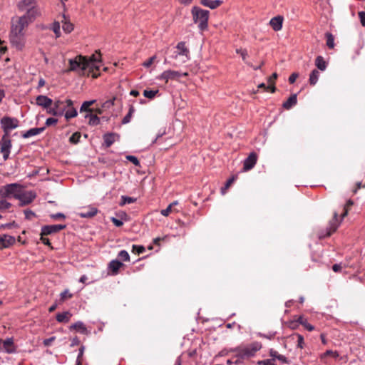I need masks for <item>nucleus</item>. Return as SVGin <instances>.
Masks as SVG:
<instances>
[{
	"label": "nucleus",
	"instance_id": "f257e3e1",
	"mask_svg": "<svg viewBox=\"0 0 365 365\" xmlns=\"http://www.w3.org/2000/svg\"><path fill=\"white\" fill-rule=\"evenodd\" d=\"M68 68L64 73L74 72L80 76H92L93 78L99 76L101 68L100 54H93L88 58L82 55H78L68 59Z\"/></svg>",
	"mask_w": 365,
	"mask_h": 365
},
{
	"label": "nucleus",
	"instance_id": "f03ea898",
	"mask_svg": "<svg viewBox=\"0 0 365 365\" xmlns=\"http://www.w3.org/2000/svg\"><path fill=\"white\" fill-rule=\"evenodd\" d=\"M192 14L193 21L195 24H198V28L200 31H204L207 28L209 19V11L204 10L197 6L192 9Z\"/></svg>",
	"mask_w": 365,
	"mask_h": 365
},
{
	"label": "nucleus",
	"instance_id": "7ed1b4c3",
	"mask_svg": "<svg viewBox=\"0 0 365 365\" xmlns=\"http://www.w3.org/2000/svg\"><path fill=\"white\" fill-rule=\"evenodd\" d=\"M22 188V186L19 183L8 184L0 188V197L6 198L13 196L16 199V196L19 195Z\"/></svg>",
	"mask_w": 365,
	"mask_h": 365
},
{
	"label": "nucleus",
	"instance_id": "20e7f679",
	"mask_svg": "<svg viewBox=\"0 0 365 365\" xmlns=\"http://www.w3.org/2000/svg\"><path fill=\"white\" fill-rule=\"evenodd\" d=\"M19 120L16 118L4 116L0 120L1 127L3 129L4 135H9L11 130L16 128L19 126Z\"/></svg>",
	"mask_w": 365,
	"mask_h": 365
},
{
	"label": "nucleus",
	"instance_id": "39448f33",
	"mask_svg": "<svg viewBox=\"0 0 365 365\" xmlns=\"http://www.w3.org/2000/svg\"><path fill=\"white\" fill-rule=\"evenodd\" d=\"M262 348V344L259 342L255 341L250 345L240 348L239 349V354L240 355L245 358V357H250L253 356L255 353L259 351Z\"/></svg>",
	"mask_w": 365,
	"mask_h": 365
},
{
	"label": "nucleus",
	"instance_id": "423d86ee",
	"mask_svg": "<svg viewBox=\"0 0 365 365\" xmlns=\"http://www.w3.org/2000/svg\"><path fill=\"white\" fill-rule=\"evenodd\" d=\"M189 53V50L185 46V43L184 42H180L176 46V51L174 52L173 57L175 58L180 57L181 62L185 63L190 59Z\"/></svg>",
	"mask_w": 365,
	"mask_h": 365
},
{
	"label": "nucleus",
	"instance_id": "0eeeda50",
	"mask_svg": "<svg viewBox=\"0 0 365 365\" xmlns=\"http://www.w3.org/2000/svg\"><path fill=\"white\" fill-rule=\"evenodd\" d=\"M9 40L12 46L18 50H22L25 46V34L10 32Z\"/></svg>",
	"mask_w": 365,
	"mask_h": 365
},
{
	"label": "nucleus",
	"instance_id": "6e6552de",
	"mask_svg": "<svg viewBox=\"0 0 365 365\" xmlns=\"http://www.w3.org/2000/svg\"><path fill=\"white\" fill-rule=\"evenodd\" d=\"M36 195L34 191H24L23 189L19 195L16 196V199L19 200V205L24 206L30 204L36 198Z\"/></svg>",
	"mask_w": 365,
	"mask_h": 365
},
{
	"label": "nucleus",
	"instance_id": "1a4fd4ad",
	"mask_svg": "<svg viewBox=\"0 0 365 365\" xmlns=\"http://www.w3.org/2000/svg\"><path fill=\"white\" fill-rule=\"evenodd\" d=\"M29 24L26 21L25 17H19L16 20L12 21L10 32L24 34V29L26 28Z\"/></svg>",
	"mask_w": 365,
	"mask_h": 365
},
{
	"label": "nucleus",
	"instance_id": "9d476101",
	"mask_svg": "<svg viewBox=\"0 0 365 365\" xmlns=\"http://www.w3.org/2000/svg\"><path fill=\"white\" fill-rule=\"evenodd\" d=\"M11 146V141L9 136L3 135L0 140V150L4 160H6L9 158Z\"/></svg>",
	"mask_w": 365,
	"mask_h": 365
},
{
	"label": "nucleus",
	"instance_id": "9b49d317",
	"mask_svg": "<svg viewBox=\"0 0 365 365\" xmlns=\"http://www.w3.org/2000/svg\"><path fill=\"white\" fill-rule=\"evenodd\" d=\"M187 73H180L177 71L167 70L163 72L157 79L165 81L167 83L169 80L176 79L181 76H187Z\"/></svg>",
	"mask_w": 365,
	"mask_h": 365
},
{
	"label": "nucleus",
	"instance_id": "f8f14e48",
	"mask_svg": "<svg viewBox=\"0 0 365 365\" xmlns=\"http://www.w3.org/2000/svg\"><path fill=\"white\" fill-rule=\"evenodd\" d=\"M0 351H5L8 354L16 352V347L14 344L12 338H8L4 341L0 340Z\"/></svg>",
	"mask_w": 365,
	"mask_h": 365
},
{
	"label": "nucleus",
	"instance_id": "ddd939ff",
	"mask_svg": "<svg viewBox=\"0 0 365 365\" xmlns=\"http://www.w3.org/2000/svg\"><path fill=\"white\" fill-rule=\"evenodd\" d=\"M66 228L65 225H46L41 228V235H48L53 233H56Z\"/></svg>",
	"mask_w": 365,
	"mask_h": 365
},
{
	"label": "nucleus",
	"instance_id": "4468645a",
	"mask_svg": "<svg viewBox=\"0 0 365 365\" xmlns=\"http://www.w3.org/2000/svg\"><path fill=\"white\" fill-rule=\"evenodd\" d=\"M257 160V156L255 153H251L250 155L244 160L243 170L247 171L254 168Z\"/></svg>",
	"mask_w": 365,
	"mask_h": 365
},
{
	"label": "nucleus",
	"instance_id": "2eb2a0df",
	"mask_svg": "<svg viewBox=\"0 0 365 365\" xmlns=\"http://www.w3.org/2000/svg\"><path fill=\"white\" fill-rule=\"evenodd\" d=\"M26 11V13L21 17H25L26 21H28L29 24L34 21L36 16H38L40 14L38 9L36 6L27 9Z\"/></svg>",
	"mask_w": 365,
	"mask_h": 365
},
{
	"label": "nucleus",
	"instance_id": "dca6fc26",
	"mask_svg": "<svg viewBox=\"0 0 365 365\" xmlns=\"http://www.w3.org/2000/svg\"><path fill=\"white\" fill-rule=\"evenodd\" d=\"M98 213V209L95 207H87L82 209L78 212V215L82 218H91L95 216Z\"/></svg>",
	"mask_w": 365,
	"mask_h": 365
},
{
	"label": "nucleus",
	"instance_id": "f3484780",
	"mask_svg": "<svg viewBox=\"0 0 365 365\" xmlns=\"http://www.w3.org/2000/svg\"><path fill=\"white\" fill-rule=\"evenodd\" d=\"M15 237L8 235H0V249L9 247L14 244Z\"/></svg>",
	"mask_w": 365,
	"mask_h": 365
},
{
	"label": "nucleus",
	"instance_id": "a211bd4d",
	"mask_svg": "<svg viewBox=\"0 0 365 365\" xmlns=\"http://www.w3.org/2000/svg\"><path fill=\"white\" fill-rule=\"evenodd\" d=\"M63 101H56L54 102L53 108H48V113L53 115H61L63 113L64 108H61Z\"/></svg>",
	"mask_w": 365,
	"mask_h": 365
},
{
	"label": "nucleus",
	"instance_id": "6ab92c4d",
	"mask_svg": "<svg viewBox=\"0 0 365 365\" xmlns=\"http://www.w3.org/2000/svg\"><path fill=\"white\" fill-rule=\"evenodd\" d=\"M36 103L39 106L48 108L52 105L53 101L46 96L40 95L36 97Z\"/></svg>",
	"mask_w": 365,
	"mask_h": 365
},
{
	"label": "nucleus",
	"instance_id": "aec40b11",
	"mask_svg": "<svg viewBox=\"0 0 365 365\" xmlns=\"http://www.w3.org/2000/svg\"><path fill=\"white\" fill-rule=\"evenodd\" d=\"M339 223L340 222L338 220V214L336 212H334L333 219L329 222L328 232L323 237L331 235V233H333L334 232H335L336 230Z\"/></svg>",
	"mask_w": 365,
	"mask_h": 365
},
{
	"label": "nucleus",
	"instance_id": "412c9836",
	"mask_svg": "<svg viewBox=\"0 0 365 365\" xmlns=\"http://www.w3.org/2000/svg\"><path fill=\"white\" fill-rule=\"evenodd\" d=\"M103 138L105 146L109 148L116 140L119 139V135L114 133H108L103 135Z\"/></svg>",
	"mask_w": 365,
	"mask_h": 365
},
{
	"label": "nucleus",
	"instance_id": "4be33fe9",
	"mask_svg": "<svg viewBox=\"0 0 365 365\" xmlns=\"http://www.w3.org/2000/svg\"><path fill=\"white\" fill-rule=\"evenodd\" d=\"M284 18L282 16H277L271 19L269 24L274 31H280L282 28Z\"/></svg>",
	"mask_w": 365,
	"mask_h": 365
},
{
	"label": "nucleus",
	"instance_id": "5701e85b",
	"mask_svg": "<svg viewBox=\"0 0 365 365\" xmlns=\"http://www.w3.org/2000/svg\"><path fill=\"white\" fill-rule=\"evenodd\" d=\"M65 103L66 106L69 108V109L65 113V118L68 120L76 117L78 113L77 110L73 107V101L71 99H67Z\"/></svg>",
	"mask_w": 365,
	"mask_h": 365
},
{
	"label": "nucleus",
	"instance_id": "b1692460",
	"mask_svg": "<svg viewBox=\"0 0 365 365\" xmlns=\"http://www.w3.org/2000/svg\"><path fill=\"white\" fill-rule=\"evenodd\" d=\"M45 130L44 127L42 128H34L28 130L22 134L24 138H29L30 137L39 135Z\"/></svg>",
	"mask_w": 365,
	"mask_h": 365
},
{
	"label": "nucleus",
	"instance_id": "393cba45",
	"mask_svg": "<svg viewBox=\"0 0 365 365\" xmlns=\"http://www.w3.org/2000/svg\"><path fill=\"white\" fill-rule=\"evenodd\" d=\"M201 4L205 6L209 7L211 9H214L220 6L222 4L221 0H201Z\"/></svg>",
	"mask_w": 365,
	"mask_h": 365
},
{
	"label": "nucleus",
	"instance_id": "a878e982",
	"mask_svg": "<svg viewBox=\"0 0 365 365\" xmlns=\"http://www.w3.org/2000/svg\"><path fill=\"white\" fill-rule=\"evenodd\" d=\"M62 29L66 33H71L73 30V25L69 21L68 18L63 15L61 16Z\"/></svg>",
	"mask_w": 365,
	"mask_h": 365
},
{
	"label": "nucleus",
	"instance_id": "bb28decb",
	"mask_svg": "<svg viewBox=\"0 0 365 365\" xmlns=\"http://www.w3.org/2000/svg\"><path fill=\"white\" fill-rule=\"evenodd\" d=\"M123 265V264L120 261L114 259L109 263L108 268L112 272L113 274H116Z\"/></svg>",
	"mask_w": 365,
	"mask_h": 365
},
{
	"label": "nucleus",
	"instance_id": "cd10ccee",
	"mask_svg": "<svg viewBox=\"0 0 365 365\" xmlns=\"http://www.w3.org/2000/svg\"><path fill=\"white\" fill-rule=\"evenodd\" d=\"M35 0H22L18 4V7L21 11H26L32 6H35Z\"/></svg>",
	"mask_w": 365,
	"mask_h": 365
},
{
	"label": "nucleus",
	"instance_id": "c85d7f7f",
	"mask_svg": "<svg viewBox=\"0 0 365 365\" xmlns=\"http://www.w3.org/2000/svg\"><path fill=\"white\" fill-rule=\"evenodd\" d=\"M297 103V94L292 95L285 102L283 103V108L289 110Z\"/></svg>",
	"mask_w": 365,
	"mask_h": 365
},
{
	"label": "nucleus",
	"instance_id": "c756f323",
	"mask_svg": "<svg viewBox=\"0 0 365 365\" xmlns=\"http://www.w3.org/2000/svg\"><path fill=\"white\" fill-rule=\"evenodd\" d=\"M72 314L69 312H64L56 314V320L58 322H68Z\"/></svg>",
	"mask_w": 365,
	"mask_h": 365
},
{
	"label": "nucleus",
	"instance_id": "7c9ffc66",
	"mask_svg": "<svg viewBox=\"0 0 365 365\" xmlns=\"http://www.w3.org/2000/svg\"><path fill=\"white\" fill-rule=\"evenodd\" d=\"M315 66L317 67L318 69H319L322 71H324L326 70L327 67V63L322 56H319L315 59Z\"/></svg>",
	"mask_w": 365,
	"mask_h": 365
},
{
	"label": "nucleus",
	"instance_id": "2f4dec72",
	"mask_svg": "<svg viewBox=\"0 0 365 365\" xmlns=\"http://www.w3.org/2000/svg\"><path fill=\"white\" fill-rule=\"evenodd\" d=\"M70 329H76L78 331H80L82 334H86L87 333V329L85 326V324L82 322H77L75 324H72L70 327Z\"/></svg>",
	"mask_w": 365,
	"mask_h": 365
},
{
	"label": "nucleus",
	"instance_id": "473e14b6",
	"mask_svg": "<svg viewBox=\"0 0 365 365\" xmlns=\"http://www.w3.org/2000/svg\"><path fill=\"white\" fill-rule=\"evenodd\" d=\"M319 77V71H317V69H314L309 75V83L312 86H314L317 83Z\"/></svg>",
	"mask_w": 365,
	"mask_h": 365
},
{
	"label": "nucleus",
	"instance_id": "72a5a7b5",
	"mask_svg": "<svg viewBox=\"0 0 365 365\" xmlns=\"http://www.w3.org/2000/svg\"><path fill=\"white\" fill-rule=\"evenodd\" d=\"M85 118H89L88 123L91 125H97L100 123V118L96 115L86 114Z\"/></svg>",
	"mask_w": 365,
	"mask_h": 365
},
{
	"label": "nucleus",
	"instance_id": "f704fd0d",
	"mask_svg": "<svg viewBox=\"0 0 365 365\" xmlns=\"http://www.w3.org/2000/svg\"><path fill=\"white\" fill-rule=\"evenodd\" d=\"M95 102V100L89 101H85L81 105V107L80 108L81 112H91V109H90V106L93 105Z\"/></svg>",
	"mask_w": 365,
	"mask_h": 365
},
{
	"label": "nucleus",
	"instance_id": "c9c22d12",
	"mask_svg": "<svg viewBox=\"0 0 365 365\" xmlns=\"http://www.w3.org/2000/svg\"><path fill=\"white\" fill-rule=\"evenodd\" d=\"M158 90H144L143 96L149 99H153L158 93Z\"/></svg>",
	"mask_w": 365,
	"mask_h": 365
},
{
	"label": "nucleus",
	"instance_id": "e433bc0d",
	"mask_svg": "<svg viewBox=\"0 0 365 365\" xmlns=\"http://www.w3.org/2000/svg\"><path fill=\"white\" fill-rule=\"evenodd\" d=\"M134 111H135V109H134L133 106H130L128 114L122 120L123 124H127L130 121L132 115L134 113Z\"/></svg>",
	"mask_w": 365,
	"mask_h": 365
},
{
	"label": "nucleus",
	"instance_id": "4c0bfd02",
	"mask_svg": "<svg viewBox=\"0 0 365 365\" xmlns=\"http://www.w3.org/2000/svg\"><path fill=\"white\" fill-rule=\"evenodd\" d=\"M327 38V46L329 48H333L334 47V36L330 33L326 34Z\"/></svg>",
	"mask_w": 365,
	"mask_h": 365
},
{
	"label": "nucleus",
	"instance_id": "58836bf2",
	"mask_svg": "<svg viewBox=\"0 0 365 365\" xmlns=\"http://www.w3.org/2000/svg\"><path fill=\"white\" fill-rule=\"evenodd\" d=\"M298 322L302 324L308 331L314 330V327L309 324L306 319H304L302 317H300L298 319Z\"/></svg>",
	"mask_w": 365,
	"mask_h": 365
},
{
	"label": "nucleus",
	"instance_id": "ea45409f",
	"mask_svg": "<svg viewBox=\"0 0 365 365\" xmlns=\"http://www.w3.org/2000/svg\"><path fill=\"white\" fill-rule=\"evenodd\" d=\"M327 356H331L334 358L339 357V354L336 351L332 350H327L324 354H322L320 356L321 359H324Z\"/></svg>",
	"mask_w": 365,
	"mask_h": 365
},
{
	"label": "nucleus",
	"instance_id": "a19ab883",
	"mask_svg": "<svg viewBox=\"0 0 365 365\" xmlns=\"http://www.w3.org/2000/svg\"><path fill=\"white\" fill-rule=\"evenodd\" d=\"M60 28H61V26H60L59 21H55L53 24L52 30L55 33L56 38H58L61 36Z\"/></svg>",
	"mask_w": 365,
	"mask_h": 365
},
{
	"label": "nucleus",
	"instance_id": "79ce46f5",
	"mask_svg": "<svg viewBox=\"0 0 365 365\" xmlns=\"http://www.w3.org/2000/svg\"><path fill=\"white\" fill-rule=\"evenodd\" d=\"M118 257L123 261L128 262L130 260V255L126 250H121L119 252Z\"/></svg>",
	"mask_w": 365,
	"mask_h": 365
},
{
	"label": "nucleus",
	"instance_id": "37998d69",
	"mask_svg": "<svg viewBox=\"0 0 365 365\" xmlns=\"http://www.w3.org/2000/svg\"><path fill=\"white\" fill-rule=\"evenodd\" d=\"M11 207V204L9 202H7L5 200H0V211L3 212L8 209H9Z\"/></svg>",
	"mask_w": 365,
	"mask_h": 365
},
{
	"label": "nucleus",
	"instance_id": "c03bdc74",
	"mask_svg": "<svg viewBox=\"0 0 365 365\" xmlns=\"http://www.w3.org/2000/svg\"><path fill=\"white\" fill-rule=\"evenodd\" d=\"M81 133L79 132L74 133L69 138L71 143L76 144L79 142Z\"/></svg>",
	"mask_w": 365,
	"mask_h": 365
},
{
	"label": "nucleus",
	"instance_id": "a18cd8bd",
	"mask_svg": "<svg viewBox=\"0 0 365 365\" xmlns=\"http://www.w3.org/2000/svg\"><path fill=\"white\" fill-rule=\"evenodd\" d=\"M145 251V249L142 245H133L132 247V252L138 255L142 254Z\"/></svg>",
	"mask_w": 365,
	"mask_h": 365
},
{
	"label": "nucleus",
	"instance_id": "49530a36",
	"mask_svg": "<svg viewBox=\"0 0 365 365\" xmlns=\"http://www.w3.org/2000/svg\"><path fill=\"white\" fill-rule=\"evenodd\" d=\"M135 201V198L123 195V196H121L120 205H124L125 204H130V203L134 202Z\"/></svg>",
	"mask_w": 365,
	"mask_h": 365
},
{
	"label": "nucleus",
	"instance_id": "de8ad7c7",
	"mask_svg": "<svg viewBox=\"0 0 365 365\" xmlns=\"http://www.w3.org/2000/svg\"><path fill=\"white\" fill-rule=\"evenodd\" d=\"M126 159L128 160H129L130 162H131L132 163H133L136 166L139 165V164H140L138 159L135 156L127 155Z\"/></svg>",
	"mask_w": 365,
	"mask_h": 365
},
{
	"label": "nucleus",
	"instance_id": "09e8293b",
	"mask_svg": "<svg viewBox=\"0 0 365 365\" xmlns=\"http://www.w3.org/2000/svg\"><path fill=\"white\" fill-rule=\"evenodd\" d=\"M72 296V294L69 293L68 290L66 289L61 294V299L63 301L66 299L71 298Z\"/></svg>",
	"mask_w": 365,
	"mask_h": 365
},
{
	"label": "nucleus",
	"instance_id": "8fccbe9b",
	"mask_svg": "<svg viewBox=\"0 0 365 365\" xmlns=\"http://www.w3.org/2000/svg\"><path fill=\"white\" fill-rule=\"evenodd\" d=\"M257 364L259 365H276L273 359L259 361Z\"/></svg>",
	"mask_w": 365,
	"mask_h": 365
},
{
	"label": "nucleus",
	"instance_id": "3c124183",
	"mask_svg": "<svg viewBox=\"0 0 365 365\" xmlns=\"http://www.w3.org/2000/svg\"><path fill=\"white\" fill-rule=\"evenodd\" d=\"M155 58H156V56H153L150 57V58H148L146 61H145L143 65L145 67L148 68L153 63Z\"/></svg>",
	"mask_w": 365,
	"mask_h": 365
},
{
	"label": "nucleus",
	"instance_id": "603ef678",
	"mask_svg": "<svg viewBox=\"0 0 365 365\" xmlns=\"http://www.w3.org/2000/svg\"><path fill=\"white\" fill-rule=\"evenodd\" d=\"M297 346L302 349L304 347V337L300 335L297 334Z\"/></svg>",
	"mask_w": 365,
	"mask_h": 365
},
{
	"label": "nucleus",
	"instance_id": "864d4df0",
	"mask_svg": "<svg viewBox=\"0 0 365 365\" xmlns=\"http://www.w3.org/2000/svg\"><path fill=\"white\" fill-rule=\"evenodd\" d=\"M172 207H173V204H170L168 205V207L166 208V209H164V210H162L160 211V213L163 215V216H168L169 214L171 212V209H172Z\"/></svg>",
	"mask_w": 365,
	"mask_h": 365
},
{
	"label": "nucleus",
	"instance_id": "5fc2aeb1",
	"mask_svg": "<svg viewBox=\"0 0 365 365\" xmlns=\"http://www.w3.org/2000/svg\"><path fill=\"white\" fill-rule=\"evenodd\" d=\"M353 205V202L351 200H349L344 207V212L341 214L342 217H344L348 213V208Z\"/></svg>",
	"mask_w": 365,
	"mask_h": 365
},
{
	"label": "nucleus",
	"instance_id": "6e6d98bb",
	"mask_svg": "<svg viewBox=\"0 0 365 365\" xmlns=\"http://www.w3.org/2000/svg\"><path fill=\"white\" fill-rule=\"evenodd\" d=\"M114 101H115V98H113V99H110V100H108V101H106L103 104V108H110V107H112L114 104Z\"/></svg>",
	"mask_w": 365,
	"mask_h": 365
},
{
	"label": "nucleus",
	"instance_id": "4d7b16f0",
	"mask_svg": "<svg viewBox=\"0 0 365 365\" xmlns=\"http://www.w3.org/2000/svg\"><path fill=\"white\" fill-rule=\"evenodd\" d=\"M110 220L116 227H121L123 225V222L121 220H118L114 217H111Z\"/></svg>",
	"mask_w": 365,
	"mask_h": 365
},
{
	"label": "nucleus",
	"instance_id": "13d9d810",
	"mask_svg": "<svg viewBox=\"0 0 365 365\" xmlns=\"http://www.w3.org/2000/svg\"><path fill=\"white\" fill-rule=\"evenodd\" d=\"M58 122V120L54 118H48L46 120V125L47 126H51L52 125H55Z\"/></svg>",
	"mask_w": 365,
	"mask_h": 365
},
{
	"label": "nucleus",
	"instance_id": "bf43d9fd",
	"mask_svg": "<svg viewBox=\"0 0 365 365\" xmlns=\"http://www.w3.org/2000/svg\"><path fill=\"white\" fill-rule=\"evenodd\" d=\"M235 180V178H230L226 184H225V186L224 187L222 188V192L224 194L225 193V191L230 186V185L234 182Z\"/></svg>",
	"mask_w": 365,
	"mask_h": 365
},
{
	"label": "nucleus",
	"instance_id": "052dcab7",
	"mask_svg": "<svg viewBox=\"0 0 365 365\" xmlns=\"http://www.w3.org/2000/svg\"><path fill=\"white\" fill-rule=\"evenodd\" d=\"M358 15H359V17L360 22H361V25L363 26H365V12L364 11H359Z\"/></svg>",
	"mask_w": 365,
	"mask_h": 365
},
{
	"label": "nucleus",
	"instance_id": "680f3d73",
	"mask_svg": "<svg viewBox=\"0 0 365 365\" xmlns=\"http://www.w3.org/2000/svg\"><path fill=\"white\" fill-rule=\"evenodd\" d=\"M25 217L28 220H31L34 215V212L31 211V210H26L24 211Z\"/></svg>",
	"mask_w": 365,
	"mask_h": 365
},
{
	"label": "nucleus",
	"instance_id": "e2e57ef3",
	"mask_svg": "<svg viewBox=\"0 0 365 365\" xmlns=\"http://www.w3.org/2000/svg\"><path fill=\"white\" fill-rule=\"evenodd\" d=\"M279 354L274 350L273 349H271L269 350V356L272 358V359H273L274 361L275 359H277L278 356H279Z\"/></svg>",
	"mask_w": 365,
	"mask_h": 365
},
{
	"label": "nucleus",
	"instance_id": "0e129e2a",
	"mask_svg": "<svg viewBox=\"0 0 365 365\" xmlns=\"http://www.w3.org/2000/svg\"><path fill=\"white\" fill-rule=\"evenodd\" d=\"M298 76L299 74L297 73H293L289 78V82L290 83H294L296 81Z\"/></svg>",
	"mask_w": 365,
	"mask_h": 365
},
{
	"label": "nucleus",
	"instance_id": "69168bd1",
	"mask_svg": "<svg viewBox=\"0 0 365 365\" xmlns=\"http://www.w3.org/2000/svg\"><path fill=\"white\" fill-rule=\"evenodd\" d=\"M237 53H240L243 61H245L247 52L246 50L237 49Z\"/></svg>",
	"mask_w": 365,
	"mask_h": 365
},
{
	"label": "nucleus",
	"instance_id": "338daca9",
	"mask_svg": "<svg viewBox=\"0 0 365 365\" xmlns=\"http://www.w3.org/2000/svg\"><path fill=\"white\" fill-rule=\"evenodd\" d=\"M277 78V74L274 73L272 76H270L268 79V83L269 84H274L275 80Z\"/></svg>",
	"mask_w": 365,
	"mask_h": 365
},
{
	"label": "nucleus",
	"instance_id": "774afa93",
	"mask_svg": "<svg viewBox=\"0 0 365 365\" xmlns=\"http://www.w3.org/2000/svg\"><path fill=\"white\" fill-rule=\"evenodd\" d=\"M277 359L284 364H289V361L284 355L279 354Z\"/></svg>",
	"mask_w": 365,
	"mask_h": 365
}]
</instances>
